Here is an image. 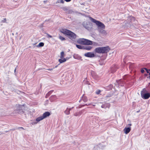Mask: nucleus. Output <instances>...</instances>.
Listing matches in <instances>:
<instances>
[{
  "label": "nucleus",
  "mask_w": 150,
  "mask_h": 150,
  "mask_svg": "<svg viewBox=\"0 0 150 150\" xmlns=\"http://www.w3.org/2000/svg\"><path fill=\"white\" fill-rule=\"evenodd\" d=\"M130 80V78L127 75H125L123 77L122 79L117 80L114 83L115 86L117 88H119L120 86H124L126 85H128Z\"/></svg>",
  "instance_id": "nucleus-1"
},
{
  "label": "nucleus",
  "mask_w": 150,
  "mask_h": 150,
  "mask_svg": "<svg viewBox=\"0 0 150 150\" xmlns=\"http://www.w3.org/2000/svg\"><path fill=\"white\" fill-rule=\"evenodd\" d=\"M60 31L72 40H74L76 38V35L74 33L69 30L63 29Z\"/></svg>",
  "instance_id": "nucleus-2"
},
{
  "label": "nucleus",
  "mask_w": 150,
  "mask_h": 150,
  "mask_svg": "<svg viewBox=\"0 0 150 150\" xmlns=\"http://www.w3.org/2000/svg\"><path fill=\"white\" fill-rule=\"evenodd\" d=\"M110 48L108 46L99 47L96 48L94 51L95 53L98 54H107L110 50Z\"/></svg>",
  "instance_id": "nucleus-3"
},
{
  "label": "nucleus",
  "mask_w": 150,
  "mask_h": 150,
  "mask_svg": "<svg viewBox=\"0 0 150 150\" xmlns=\"http://www.w3.org/2000/svg\"><path fill=\"white\" fill-rule=\"evenodd\" d=\"M142 98L144 99H147L150 97V93L148 92L145 88H144L141 91Z\"/></svg>",
  "instance_id": "nucleus-4"
},
{
  "label": "nucleus",
  "mask_w": 150,
  "mask_h": 150,
  "mask_svg": "<svg viewBox=\"0 0 150 150\" xmlns=\"http://www.w3.org/2000/svg\"><path fill=\"white\" fill-rule=\"evenodd\" d=\"M25 108L24 105H18L16 111L18 113L21 114L24 112Z\"/></svg>",
  "instance_id": "nucleus-5"
},
{
  "label": "nucleus",
  "mask_w": 150,
  "mask_h": 150,
  "mask_svg": "<svg viewBox=\"0 0 150 150\" xmlns=\"http://www.w3.org/2000/svg\"><path fill=\"white\" fill-rule=\"evenodd\" d=\"M84 55L86 57L91 58L96 57L94 52H88L84 54Z\"/></svg>",
  "instance_id": "nucleus-6"
},
{
  "label": "nucleus",
  "mask_w": 150,
  "mask_h": 150,
  "mask_svg": "<svg viewBox=\"0 0 150 150\" xmlns=\"http://www.w3.org/2000/svg\"><path fill=\"white\" fill-rule=\"evenodd\" d=\"M82 25L87 30H90L91 28V25H90L89 23L86 22H84L82 23Z\"/></svg>",
  "instance_id": "nucleus-7"
},
{
  "label": "nucleus",
  "mask_w": 150,
  "mask_h": 150,
  "mask_svg": "<svg viewBox=\"0 0 150 150\" xmlns=\"http://www.w3.org/2000/svg\"><path fill=\"white\" fill-rule=\"evenodd\" d=\"M96 25L98 27V29L99 28L104 29L105 28V26L104 24L99 21Z\"/></svg>",
  "instance_id": "nucleus-8"
},
{
  "label": "nucleus",
  "mask_w": 150,
  "mask_h": 150,
  "mask_svg": "<svg viewBox=\"0 0 150 150\" xmlns=\"http://www.w3.org/2000/svg\"><path fill=\"white\" fill-rule=\"evenodd\" d=\"M93 42L88 39H84L83 45H90L93 44Z\"/></svg>",
  "instance_id": "nucleus-9"
},
{
  "label": "nucleus",
  "mask_w": 150,
  "mask_h": 150,
  "mask_svg": "<svg viewBox=\"0 0 150 150\" xmlns=\"http://www.w3.org/2000/svg\"><path fill=\"white\" fill-rule=\"evenodd\" d=\"M131 130V127H125V128L124 129L123 131L125 134H127L130 132Z\"/></svg>",
  "instance_id": "nucleus-10"
},
{
  "label": "nucleus",
  "mask_w": 150,
  "mask_h": 150,
  "mask_svg": "<svg viewBox=\"0 0 150 150\" xmlns=\"http://www.w3.org/2000/svg\"><path fill=\"white\" fill-rule=\"evenodd\" d=\"M51 115L50 113L48 111H47L44 112L42 115V117L43 119H45L48 117L49 116Z\"/></svg>",
  "instance_id": "nucleus-11"
},
{
  "label": "nucleus",
  "mask_w": 150,
  "mask_h": 150,
  "mask_svg": "<svg viewBox=\"0 0 150 150\" xmlns=\"http://www.w3.org/2000/svg\"><path fill=\"white\" fill-rule=\"evenodd\" d=\"M110 107V104L107 103H105L104 104L102 105L101 106V107L102 108H104L105 109H106L107 108L109 109Z\"/></svg>",
  "instance_id": "nucleus-12"
},
{
  "label": "nucleus",
  "mask_w": 150,
  "mask_h": 150,
  "mask_svg": "<svg viewBox=\"0 0 150 150\" xmlns=\"http://www.w3.org/2000/svg\"><path fill=\"white\" fill-rule=\"evenodd\" d=\"M103 29L99 28L98 29V31L100 33L103 35H106V31Z\"/></svg>",
  "instance_id": "nucleus-13"
},
{
  "label": "nucleus",
  "mask_w": 150,
  "mask_h": 150,
  "mask_svg": "<svg viewBox=\"0 0 150 150\" xmlns=\"http://www.w3.org/2000/svg\"><path fill=\"white\" fill-rule=\"evenodd\" d=\"M84 38L79 39L77 41V43L83 45H84L83 43H84Z\"/></svg>",
  "instance_id": "nucleus-14"
},
{
  "label": "nucleus",
  "mask_w": 150,
  "mask_h": 150,
  "mask_svg": "<svg viewBox=\"0 0 150 150\" xmlns=\"http://www.w3.org/2000/svg\"><path fill=\"white\" fill-rule=\"evenodd\" d=\"M73 57L74 58L78 60L81 59V57L78 54H74L73 55Z\"/></svg>",
  "instance_id": "nucleus-15"
},
{
  "label": "nucleus",
  "mask_w": 150,
  "mask_h": 150,
  "mask_svg": "<svg viewBox=\"0 0 150 150\" xmlns=\"http://www.w3.org/2000/svg\"><path fill=\"white\" fill-rule=\"evenodd\" d=\"M69 58H64V57L62 59L61 58V59H59V62L60 63H62L65 62H66Z\"/></svg>",
  "instance_id": "nucleus-16"
},
{
  "label": "nucleus",
  "mask_w": 150,
  "mask_h": 150,
  "mask_svg": "<svg viewBox=\"0 0 150 150\" xmlns=\"http://www.w3.org/2000/svg\"><path fill=\"white\" fill-rule=\"evenodd\" d=\"M89 18H90V19L91 20V21L92 22L96 23V25L99 21H97V20H96V19H95L94 18H93L91 17H89Z\"/></svg>",
  "instance_id": "nucleus-17"
},
{
  "label": "nucleus",
  "mask_w": 150,
  "mask_h": 150,
  "mask_svg": "<svg viewBox=\"0 0 150 150\" xmlns=\"http://www.w3.org/2000/svg\"><path fill=\"white\" fill-rule=\"evenodd\" d=\"M113 95V93L111 92H110V93L108 94L106 96L105 98L106 99V100H107L108 98L112 96Z\"/></svg>",
  "instance_id": "nucleus-18"
},
{
  "label": "nucleus",
  "mask_w": 150,
  "mask_h": 150,
  "mask_svg": "<svg viewBox=\"0 0 150 150\" xmlns=\"http://www.w3.org/2000/svg\"><path fill=\"white\" fill-rule=\"evenodd\" d=\"M73 107H72L71 108H67L66 110L64 111V113L67 115H68L70 114V111Z\"/></svg>",
  "instance_id": "nucleus-19"
},
{
  "label": "nucleus",
  "mask_w": 150,
  "mask_h": 150,
  "mask_svg": "<svg viewBox=\"0 0 150 150\" xmlns=\"http://www.w3.org/2000/svg\"><path fill=\"white\" fill-rule=\"evenodd\" d=\"M78 12L77 11H74L72 10H69L68 11V13L69 14H74L75 13H77Z\"/></svg>",
  "instance_id": "nucleus-20"
},
{
  "label": "nucleus",
  "mask_w": 150,
  "mask_h": 150,
  "mask_svg": "<svg viewBox=\"0 0 150 150\" xmlns=\"http://www.w3.org/2000/svg\"><path fill=\"white\" fill-rule=\"evenodd\" d=\"M82 112H83L82 110L80 111L79 112H76L74 114V115L75 116H79L82 114Z\"/></svg>",
  "instance_id": "nucleus-21"
},
{
  "label": "nucleus",
  "mask_w": 150,
  "mask_h": 150,
  "mask_svg": "<svg viewBox=\"0 0 150 150\" xmlns=\"http://www.w3.org/2000/svg\"><path fill=\"white\" fill-rule=\"evenodd\" d=\"M113 87V85L112 84H110L108 86H107L106 89L108 91H109L112 90Z\"/></svg>",
  "instance_id": "nucleus-22"
},
{
  "label": "nucleus",
  "mask_w": 150,
  "mask_h": 150,
  "mask_svg": "<svg viewBox=\"0 0 150 150\" xmlns=\"http://www.w3.org/2000/svg\"><path fill=\"white\" fill-rule=\"evenodd\" d=\"M44 119L43 118L42 116H41L40 117H37L36 119V121L37 122H39V121L42 120H43Z\"/></svg>",
  "instance_id": "nucleus-23"
},
{
  "label": "nucleus",
  "mask_w": 150,
  "mask_h": 150,
  "mask_svg": "<svg viewBox=\"0 0 150 150\" xmlns=\"http://www.w3.org/2000/svg\"><path fill=\"white\" fill-rule=\"evenodd\" d=\"M56 97V96L52 95L50 98L49 99L51 102H52L53 100L55 99Z\"/></svg>",
  "instance_id": "nucleus-24"
},
{
  "label": "nucleus",
  "mask_w": 150,
  "mask_h": 150,
  "mask_svg": "<svg viewBox=\"0 0 150 150\" xmlns=\"http://www.w3.org/2000/svg\"><path fill=\"white\" fill-rule=\"evenodd\" d=\"M44 43L43 42H40L39 44L36 46V47H43L44 46Z\"/></svg>",
  "instance_id": "nucleus-25"
},
{
  "label": "nucleus",
  "mask_w": 150,
  "mask_h": 150,
  "mask_svg": "<svg viewBox=\"0 0 150 150\" xmlns=\"http://www.w3.org/2000/svg\"><path fill=\"white\" fill-rule=\"evenodd\" d=\"M92 48L91 46H84L83 50H90Z\"/></svg>",
  "instance_id": "nucleus-26"
},
{
  "label": "nucleus",
  "mask_w": 150,
  "mask_h": 150,
  "mask_svg": "<svg viewBox=\"0 0 150 150\" xmlns=\"http://www.w3.org/2000/svg\"><path fill=\"white\" fill-rule=\"evenodd\" d=\"M76 47L79 49H83L84 46H82V45L77 44L76 45Z\"/></svg>",
  "instance_id": "nucleus-27"
},
{
  "label": "nucleus",
  "mask_w": 150,
  "mask_h": 150,
  "mask_svg": "<svg viewBox=\"0 0 150 150\" xmlns=\"http://www.w3.org/2000/svg\"><path fill=\"white\" fill-rule=\"evenodd\" d=\"M98 146L100 148L103 149L105 146L104 145L103 143H100L98 145Z\"/></svg>",
  "instance_id": "nucleus-28"
},
{
  "label": "nucleus",
  "mask_w": 150,
  "mask_h": 150,
  "mask_svg": "<svg viewBox=\"0 0 150 150\" xmlns=\"http://www.w3.org/2000/svg\"><path fill=\"white\" fill-rule=\"evenodd\" d=\"M117 69L115 67H112L111 69V72L112 73H114L117 70Z\"/></svg>",
  "instance_id": "nucleus-29"
},
{
  "label": "nucleus",
  "mask_w": 150,
  "mask_h": 150,
  "mask_svg": "<svg viewBox=\"0 0 150 150\" xmlns=\"http://www.w3.org/2000/svg\"><path fill=\"white\" fill-rule=\"evenodd\" d=\"M64 52L63 51H62L60 53V58L62 59L64 57Z\"/></svg>",
  "instance_id": "nucleus-30"
},
{
  "label": "nucleus",
  "mask_w": 150,
  "mask_h": 150,
  "mask_svg": "<svg viewBox=\"0 0 150 150\" xmlns=\"http://www.w3.org/2000/svg\"><path fill=\"white\" fill-rule=\"evenodd\" d=\"M83 100L84 102H86L87 101L88 99L87 97L85 96L83 97Z\"/></svg>",
  "instance_id": "nucleus-31"
},
{
  "label": "nucleus",
  "mask_w": 150,
  "mask_h": 150,
  "mask_svg": "<svg viewBox=\"0 0 150 150\" xmlns=\"http://www.w3.org/2000/svg\"><path fill=\"white\" fill-rule=\"evenodd\" d=\"M59 38L62 41H64L66 40V39L64 38L61 36H59Z\"/></svg>",
  "instance_id": "nucleus-32"
},
{
  "label": "nucleus",
  "mask_w": 150,
  "mask_h": 150,
  "mask_svg": "<svg viewBox=\"0 0 150 150\" xmlns=\"http://www.w3.org/2000/svg\"><path fill=\"white\" fill-rule=\"evenodd\" d=\"M144 69L146 70V71L147 73H149V72H150V69H148L146 68H144Z\"/></svg>",
  "instance_id": "nucleus-33"
},
{
  "label": "nucleus",
  "mask_w": 150,
  "mask_h": 150,
  "mask_svg": "<svg viewBox=\"0 0 150 150\" xmlns=\"http://www.w3.org/2000/svg\"><path fill=\"white\" fill-rule=\"evenodd\" d=\"M101 92V90H97V91H96V93L98 95Z\"/></svg>",
  "instance_id": "nucleus-34"
},
{
  "label": "nucleus",
  "mask_w": 150,
  "mask_h": 150,
  "mask_svg": "<svg viewBox=\"0 0 150 150\" xmlns=\"http://www.w3.org/2000/svg\"><path fill=\"white\" fill-rule=\"evenodd\" d=\"M144 68H142L141 69V72L142 73H144L145 72Z\"/></svg>",
  "instance_id": "nucleus-35"
},
{
  "label": "nucleus",
  "mask_w": 150,
  "mask_h": 150,
  "mask_svg": "<svg viewBox=\"0 0 150 150\" xmlns=\"http://www.w3.org/2000/svg\"><path fill=\"white\" fill-rule=\"evenodd\" d=\"M62 9L64 11H67L68 10L67 8L66 7H64L62 8Z\"/></svg>",
  "instance_id": "nucleus-36"
},
{
  "label": "nucleus",
  "mask_w": 150,
  "mask_h": 150,
  "mask_svg": "<svg viewBox=\"0 0 150 150\" xmlns=\"http://www.w3.org/2000/svg\"><path fill=\"white\" fill-rule=\"evenodd\" d=\"M53 91V90H51L49 91L47 93L50 95Z\"/></svg>",
  "instance_id": "nucleus-37"
},
{
  "label": "nucleus",
  "mask_w": 150,
  "mask_h": 150,
  "mask_svg": "<svg viewBox=\"0 0 150 150\" xmlns=\"http://www.w3.org/2000/svg\"><path fill=\"white\" fill-rule=\"evenodd\" d=\"M6 18H4L3 20L1 21V22L2 23H6Z\"/></svg>",
  "instance_id": "nucleus-38"
},
{
  "label": "nucleus",
  "mask_w": 150,
  "mask_h": 150,
  "mask_svg": "<svg viewBox=\"0 0 150 150\" xmlns=\"http://www.w3.org/2000/svg\"><path fill=\"white\" fill-rule=\"evenodd\" d=\"M18 129L20 130L24 129L23 127H18Z\"/></svg>",
  "instance_id": "nucleus-39"
},
{
  "label": "nucleus",
  "mask_w": 150,
  "mask_h": 150,
  "mask_svg": "<svg viewBox=\"0 0 150 150\" xmlns=\"http://www.w3.org/2000/svg\"><path fill=\"white\" fill-rule=\"evenodd\" d=\"M83 82L84 83L85 82V83L89 85L90 84L88 81H84Z\"/></svg>",
  "instance_id": "nucleus-40"
},
{
  "label": "nucleus",
  "mask_w": 150,
  "mask_h": 150,
  "mask_svg": "<svg viewBox=\"0 0 150 150\" xmlns=\"http://www.w3.org/2000/svg\"><path fill=\"white\" fill-rule=\"evenodd\" d=\"M47 37L48 38H51L52 37V36L50 35H49V34H48V33H47Z\"/></svg>",
  "instance_id": "nucleus-41"
},
{
  "label": "nucleus",
  "mask_w": 150,
  "mask_h": 150,
  "mask_svg": "<svg viewBox=\"0 0 150 150\" xmlns=\"http://www.w3.org/2000/svg\"><path fill=\"white\" fill-rule=\"evenodd\" d=\"M50 95H49V94H48L47 93L46 94V95H45V98H48V97L50 96Z\"/></svg>",
  "instance_id": "nucleus-42"
},
{
  "label": "nucleus",
  "mask_w": 150,
  "mask_h": 150,
  "mask_svg": "<svg viewBox=\"0 0 150 150\" xmlns=\"http://www.w3.org/2000/svg\"><path fill=\"white\" fill-rule=\"evenodd\" d=\"M60 3L64 4V0H60Z\"/></svg>",
  "instance_id": "nucleus-43"
},
{
  "label": "nucleus",
  "mask_w": 150,
  "mask_h": 150,
  "mask_svg": "<svg viewBox=\"0 0 150 150\" xmlns=\"http://www.w3.org/2000/svg\"><path fill=\"white\" fill-rule=\"evenodd\" d=\"M64 0L67 2H69L71 1V0Z\"/></svg>",
  "instance_id": "nucleus-44"
},
{
  "label": "nucleus",
  "mask_w": 150,
  "mask_h": 150,
  "mask_svg": "<svg viewBox=\"0 0 150 150\" xmlns=\"http://www.w3.org/2000/svg\"><path fill=\"white\" fill-rule=\"evenodd\" d=\"M60 3V0H58L56 2V4L59 3Z\"/></svg>",
  "instance_id": "nucleus-45"
},
{
  "label": "nucleus",
  "mask_w": 150,
  "mask_h": 150,
  "mask_svg": "<svg viewBox=\"0 0 150 150\" xmlns=\"http://www.w3.org/2000/svg\"><path fill=\"white\" fill-rule=\"evenodd\" d=\"M148 75V74H144V76L145 77H146V76H147Z\"/></svg>",
  "instance_id": "nucleus-46"
},
{
  "label": "nucleus",
  "mask_w": 150,
  "mask_h": 150,
  "mask_svg": "<svg viewBox=\"0 0 150 150\" xmlns=\"http://www.w3.org/2000/svg\"><path fill=\"white\" fill-rule=\"evenodd\" d=\"M148 74L149 75V76L148 77H147V78H149L150 79V72H149Z\"/></svg>",
  "instance_id": "nucleus-47"
},
{
  "label": "nucleus",
  "mask_w": 150,
  "mask_h": 150,
  "mask_svg": "<svg viewBox=\"0 0 150 150\" xmlns=\"http://www.w3.org/2000/svg\"><path fill=\"white\" fill-rule=\"evenodd\" d=\"M128 126H131L132 125V124L131 123H129V124H128Z\"/></svg>",
  "instance_id": "nucleus-48"
},
{
  "label": "nucleus",
  "mask_w": 150,
  "mask_h": 150,
  "mask_svg": "<svg viewBox=\"0 0 150 150\" xmlns=\"http://www.w3.org/2000/svg\"><path fill=\"white\" fill-rule=\"evenodd\" d=\"M148 90L149 91H150V86L149 87H148Z\"/></svg>",
  "instance_id": "nucleus-49"
},
{
  "label": "nucleus",
  "mask_w": 150,
  "mask_h": 150,
  "mask_svg": "<svg viewBox=\"0 0 150 150\" xmlns=\"http://www.w3.org/2000/svg\"><path fill=\"white\" fill-rule=\"evenodd\" d=\"M48 70H49L51 71V70H52V69H48Z\"/></svg>",
  "instance_id": "nucleus-50"
},
{
  "label": "nucleus",
  "mask_w": 150,
  "mask_h": 150,
  "mask_svg": "<svg viewBox=\"0 0 150 150\" xmlns=\"http://www.w3.org/2000/svg\"><path fill=\"white\" fill-rule=\"evenodd\" d=\"M132 18L133 20H135V18L134 17H132Z\"/></svg>",
  "instance_id": "nucleus-51"
},
{
  "label": "nucleus",
  "mask_w": 150,
  "mask_h": 150,
  "mask_svg": "<svg viewBox=\"0 0 150 150\" xmlns=\"http://www.w3.org/2000/svg\"><path fill=\"white\" fill-rule=\"evenodd\" d=\"M16 68L14 70V72H15H15H16Z\"/></svg>",
  "instance_id": "nucleus-52"
},
{
  "label": "nucleus",
  "mask_w": 150,
  "mask_h": 150,
  "mask_svg": "<svg viewBox=\"0 0 150 150\" xmlns=\"http://www.w3.org/2000/svg\"><path fill=\"white\" fill-rule=\"evenodd\" d=\"M57 67V66H55V67Z\"/></svg>",
  "instance_id": "nucleus-53"
},
{
  "label": "nucleus",
  "mask_w": 150,
  "mask_h": 150,
  "mask_svg": "<svg viewBox=\"0 0 150 150\" xmlns=\"http://www.w3.org/2000/svg\"><path fill=\"white\" fill-rule=\"evenodd\" d=\"M139 112V111H138L137 112Z\"/></svg>",
  "instance_id": "nucleus-54"
},
{
  "label": "nucleus",
  "mask_w": 150,
  "mask_h": 150,
  "mask_svg": "<svg viewBox=\"0 0 150 150\" xmlns=\"http://www.w3.org/2000/svg\"><path fill=\"white\" fill-rule=\"evenodd\" d=\"M87 105V104H86V105Z\"/></svg>",
  "instance_id": "nucleus-55"
}]
</instances>
